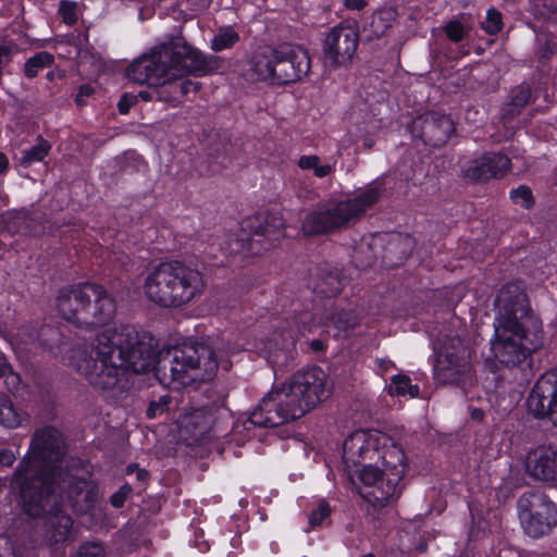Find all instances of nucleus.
<instances>
[{
    "label": "nucleus",
    "instance_id": "09e8293b",
    "mask_svg": "<svg viewBox=\"0 0 557 557\" xmlns=\"http://www.w3.org/2000/svg\"><path fill=\"white\" fill-rule=\"evenodd\" d=\"M544 46L545 51L542 53L543 57H547L548 54H552L554 52L555 46L547 38L545 39Z\"/></svg>",
    "mask_w": 557,
    "mask_h": 557
},
{
    "label": "nucleus",
    "instance_id": "7c9ffc66",
    "mask_svg": "<svg viewBox=\"0 0 557 557\" xmlns=\"http://www.w3.org/2000/svg\"><path fill=\"white\" fill-rule=\"evenodd\" d=\"M331 509L325 500H321L318 507L311 512L309 517V524L311 528H317L330 516Z\"/></svg>",
    "mask_w": 557,
    "mask_h": 557
},
{
    "label": "nucleus",
    "instance_id": "4468645a",
    "mask_svg": "<svg viewBox=\"0 0 557 557\" xmlns=\"http://www.w3.org/2000/svg\"><path fill=\"white\" fill-rule=\"evenodd\" d=\"M529 411L539 418H548L557 425V379L552 374L541 376L528 397Z\"/></svg>",
    "mask_w": 557,
    "mask_h": 557
},
{
    "label": "nucleus",
    "instance_id": "2f4dec72",
    "mask_svg": "<svg viewBox=\"0 0 557 557\" xmlns=\"http://www.w3.org/2000/svg\"><path fill=\"white\" fill-rule=\"evenodd\" d=\"M510 198L516 203L523 208H529L532 205V193L527 186H519L510 191Z\"/></svg>",
    "mask_w": 557,
    "mask_h": 557
},
{
    "label": "nucleus",
    "instance_id": "37998d69",
    "mask_svg": "<svg viewBox=\"0 0 557 557\" xmlns=\"http://www.w3.org/2000/svg\"><path fill=\"white\" fill-rule=\"evenodd\" d=\"M16 457L11 449H0V465L3 467H11Z\"/></svg>",
    "mask_w": 557,
    "mask_h": 557
},
{
    "label": "nucleus",
    "instance_id": "f8f14e48",
    "mask_svg": "<svg viewBox=\"0 0 557 557\" xmlns=\"http://www.w3.org/2000/svg\"><path fill=\"white\" fill-rule=\"evenodd\" d=\"M519 518L525 533L539 537L557 525V507L542 493H529L518 502Z\"/></svg>",
    "mask_w": 557,
    "mask_h": 557
},
{
    "label": "nucleus",
    "instance_id": "a211bd4d",
    "mask_svg": "<svg viewBox=\"0 0 557 557\" xmlns=\"http://www.w3.org/2000/svg\"><path fill=\"white\" fill-rule=\"evenodd\" d=\"M510 161L506 156L498 153H487L472 160L467 169L465 176L472 181H488L503 176L509 169Z\"/></svg>",
    "mask_w": 557,
    "mask_h": 557
},
{
    "label": "nucleus",
    "instance_id": "c85d7f7f",
    "mask_svg": "<svg viewBox=\"0 0 557 557\" xmlns=\"http://www.w3.org/2000/svg\"><path fill=\"white\" fill-rule=\"evenodd\" d=\"M52 55L47 52H40L30 58L25 64V74L28 77H35L40 69H44L52 63Z\"/></svg>",
    "mask_w": 557,
    "mask_h": 557
},
{
    "label": "nucleus",
    "instance_id": "0eeeda50",
    "mask_svg": "<svg viewBox=\"0 0 557 557\" xmlns=\"http://www.w3.org/2000/svg\"><path fill=\"white\" fill-rule=\"evenodd\" d=\"M206 289L203 274L195 267L172 260L150 269L143 283L145 296L157 306L180 308Z\"/></svg>",
    "mask_w": 557,
    "mask_h": 557
},
{
    "label": "nucleus",
    "instance_id": "5fc2aeb1",
    "mask_svg": "<svg viewBox=\"0 0 557 557\" xmlns=\"http://www.w3.org/2000/svg\"><path fill=\"white\" fill-rule=\"evenodd\" d=\"M363 557H374V555L373 554H366V555H363Z\"/></svg>",
    "mask_w": 557,
    "mask_h": 557
},
{
    "label": "nucleus",
    "instance_id": "f3484780",
    "mask_svg": "<svg viewBox=\"0 0 557 557\" xmlns=\"http://www.w3.org/2000/svg\"><path fill=\"white\" fill-rule=\"evenodd\" d=\"M358 47V37H325L322 62L327 70L346 66Z\"/></svg>",
    "mask_w": 557,
    "mask_h": 557
},
{
    "label": "nucleus",
    "instance_id": "ddd939ff",
    "mask_svg": "<svg viewBox=\"0 0 557 557\" xmlns=\"http://www.w3.org/2000/svg\"><path fill=\"white\" fill-rule=\"evenodd\" d=\"M91 284H82L63 288L57 298V309L66 321L82 327L83 322L92 318L86 307L98 294Z\"/></svg>",
    "mask_w": 557,
    "mask_h": 557
},
{
    "label": "nucleus",
    "instance_id": "b1692460",
    "mask_svg": "<svg viewBox=\"0 0 557 557\" xmlns=\"http://www.w3.org/2000/svg\"><path fill=\"white\" fill-rule=\"evenodd\" d=\"M297 164L301 170H311L319 178L330 175L334 170L333 165L322 163L318 156H301Z\"/></svg>",
    "mask_w": 557,
    "mask_h": 557
},
{
    "label": "nucleus",
    "instance_id": "2eb2a0df",
    "mask_svg": "<svg viewBox=\"0 0 557 557\" xmlns=\"http://www.w3.org/2000/svg\"><path fill=\"white\" fill-rule=\"evenodd\" d=\"M224 413L223 408H196L190 409L176 421L180 436L185 441H197L206 434L216 419Z\"/></svg>",
    "mask_w": 557,
    "mask_h": 557
},
{
    "label": "nucleus",
    "instance_id": "6ab92c4d",
    "mask_svg": "<svg viewBox=\"0 0 557 557\" xmlns=\"http://www.w3.org/2000/svg\"><path fill=\"white\" fill-rule=\"evenodd\" d=\"M98 296L92 299L86 307V312L92 318L87 322H83L82 327L101 326L109 323L116 311L114 299L106 292V289L97 284H91Z\"/></svg>",
    "mask_w": 557,
    "mask_h": 557
},
{
    "label": "nucleus",
    "instance_id": "de8ad7c7",
    "mask_svg": "<svg viewBox=\"0 0 557 557\" xmlns=\"http://www.w3.org/2000/svg\"><path fill=\"white\" fill-rule=\"evenodd\" d=\"M470 414H471L472 420H475V421H481L484 417L483 410L479 409V408H471Z\"/></svg>",
    "mask_w": 557,
    "mask_h": 557
},
{
    "label": "nucleus",
    "instance_id": "1a4fd4ad",
    "mask_svg": "<svg viewBox=\"0 0 557 557\" xmlns=\"http://www.w3.org/2000/svg\"><path fill=\"white\" fill-rule=\"evenodd\" d=\"M382 193V184L375 182L354 199L331 201L309 212L302 222L304 234L319 235L346 225L373 206Z\"/></svg>",
    "mask_w": 557,
    "mask_h": 557
},
{
    "label": "nucleus",
    "instance_id": "aec40b11",
    "mask_svg": "<svg viewBox=\"0 0 557 557\" xmlns=\"http://www.w3.org/2000/svg\"><path fill=\"white\" fill-rule=\"evenodd\" d=\"M455 126L451 119L445 114L431 113L422 121V138L433 146L445 144L453 133Z\"/></svg>",
    "mask_w": 557,
    "mask_h": 557
},
{
    "label": "nucleus",
    "instance_id": "473e14b6",
    "mask_svg": "<svg viewBox=\"0 0 557 557\" xmlns=\"http://www.w3.org/2000/svg\"><path fill=\"white\" fill-rule=\"evenodd\" d=\"M359 28L358 24L354 20H347L344 22H341L338 25L332 28L329 35H358Z\"/></svg>",
    "mask_w": 557,
    "mask_h": 557
},
{
    "label": "nucleus",
    "instance_id": "8fccbe9b",
    "mask_svg": "<svg viewBox=\"0 0 557 557\" xmlns=\"http://www.w3.org/2000/svg\"><path fill=\"white\" fill-rule=\"evenodd\" d=\"M135 96H138V100L141 99L144 101H151L152 100V94L147 90H141L138 94H135Z\"/></svg>",
    "mask_w": 557,
    "mask_h": 557
},
{
    "label": "nucleus",
    "instance_id": "f257e3e1",
    "mask_svg": "<svg viewBox=\"0 0 557 557\" xmlns=\"http://www.w3.org/2000/svg\"><path fill=\"white\" fill-rule=\"evenodd\" d=\"M157 348L158 341L150 333L120 325L106 329L89 345L74 348L70 364L103 391L114 388L125 369L152 371L162 385L178 388L213 379L219 368H232L228 346L199 343Z\"/></svg>",
    "mask_w": 557,
    "mask_h": 557
},
{
    "label": "nucleus",
    "instance_id": "4be33fe9",
    "mask_svg": "<svg viewBox=\"0 0 557 557\" xmlns=\"http://www.w3.org/2000/svg\"><path fill=\"white\" fill-rule=\"evenodd\" d=\"M25 420L26 414L14 407L8 395L0 393V425L15 429L22 425Z\"/></svg>",
    "mask_w": 557,
    "mask_h": 557
},
{
    "label": "nucleus",
    "instance_id": "20e7f679",
    "mask_svg": "<svg viewBox=\"0 0 557 557\" xmlns=\"http://www.w3.org/2000/svg\"><path fill=\"white\" fill-rule=\"evenodd\" d=\"M494 337L491 352L494 360L486 359L491 371L496 361L511 367L524 361L541 345L542 322L530 309L527 295L517 283L504 286L496 299Z\"/></svg>",
    "mask_w": 557,
    "mask_h": 557
},
{
    "label": "nucleus",
    "instance_id": "72a5a7b5",
    "mask_svg": "<svg viewBox=\"0 0 557 557\" xmlns=\"http://www.w3.org/2000/svg\"><path fill=\"white\" fill-rule=\"evenodd\" d=\"M341 281L334 275H329L326 281L322 285L318 286V292L325 294L326 296H334L341 290Z\"/></svg>",
    "mask_w": 557,
    "mask_h": 557
},
{
    "label": "nucleus",
    "instance_id": "393cba45",
    "mask_svg": "<svg viewBox=\"0 0 557 557\" xmlns=\"http://www.w3.org/2000/svg\"><path fill=\"white\" fill-rule=\"evenodd\" d=\"M50 148V144L41 139L34 147L22 150V156L20 158L21 164L24 166H29L35 162L42 161L49 153Z\"/></svg>",
    "mask_w": 557,
    "mask_h": 557
},
{
    "label": "nucleus",
    "instance_id": "a19ab883",
    "mask_svg": "<svg viewBox=\"0 0 557 557\" xmlns=\"http://www.w3.org/2000/svg\"><path fill=\"white\" fill-rule=\"evenodd\" d=\"M247 245H248V243H245L244 239H236L228 244V247L226 248V250L230 253H235V252L248 253L250 251V248H247L246 247Z\"/></svg>",
    "mask_w": 557,
    "mask_h": 557
},
{
    "label": "nucleus",
    "instance_id": "bb28decb",
    "mask_svg": "<svg viewBox=\"0 0 557 557\" xmlns=\"http://www.w3.org/2000/svg\"><path fill=\"white\" fill-rule=\"evenodd\" d=\"M397 12L393 8H384L379 10L373 17L372 26L375 27V33H384L396 21Z\"/></svg>",
    "mask_w": 557,
    "mask_h": 557
},
{
    "label": "nucleus",
    "instance_id": "a878e982",
    "mask_svg": "<svg viewBox=\"0 0 557 557\" xmlns=\"http://www.w3.org/2000/svg\"><path fill=\"white\" fill-rule=\"evenodd\" d=\"M482 29L488 35H496L503 30V14L495 8H491L486 12L485 20L481 22Z\"/></svg>",
    "mask_w": 557,
    "mask_h": 557
},
{
    "label": "nucleus",
    "instance_id": "5701e85b",
    "mask_svg": "<svg viewBox=\"0 0 557 557\" xmlns=\"http://www.w3.org/2000/svg\"><path fill=\"white\" fill-rule=\"evenodd\" d=\"M387 392L392 396L416 398L419 396L420 388L417 384H412L408 375L398 373L391 377Z\"/></svg>",
    "mask_w": 557,
    "mask_h": 557
},
{
    "label": "nucleus",
    "instance_id": "9b49d317",
    "mask_svg": "<svg viewBox=\"0 0 557 557\" xmlns=\"http://www.w3.org/2000/svg\"><path fill=\"white\" fill-rule=\"evenodd\" d=\"M469 357V349L459 336H446L438 347L434 368L436 380L441 384L455 385L466 391L473 383Z\"/></svg>",
    "mask_w": 557,
    "mask_h": 557
},
{
    "label": "nucleus",
    "instance_id": "864d4df0",
    "mask_svg": "<svg viewBox=\"0 0 557 557\" xmlns=\"http://www.w3.org/2000/svg\"><path fill=\"white\" fill-rule=\"evenodd\" d=\"M450 38L454 39V41H458L461 37L454 36V37H450Z\"/></svg>",
    "mask_w": 557,
    "mask_h": 557
},
{
    "label": "nucleus",
    "instance_id": "f03ea898",
    "mask_svg": "<svg viewBox=\"0 0 557 557\" xmlns=\"http://www.w3.org/2000/svg\"><path fill=\"white\" fill-rule=\"evenodd\" d=\"M63 440L60 432L46 428L35 433L29 454L16 469L12 487L18 491L20 505L24 512L33 518L47 515L48 536L51 543L65 541L71 532L73 521L59 509V498L65 490L70 499L78 505L81 498L85 506L78 511L90 516L89 527H95L103 515L97 505V491L91 482L75 481L70 473H63L57 463H62Z\"/></svg>",
    "mask_w": 557,
    "mask_h": 557
},
{
    "label": "nucleus",
    "instance_id": "cd10ccee",
    "mask_svg": "<svg viewBox=\"0 0 557 557\" xmlns=\"http://www.w3.org/2000/svg\"><path fill=\"white\" fill-rule=\"evenodd\" d=\"M176 81L172 83V85H166L165 95H175L176 102L173 107H176L180 103L178 94L182 96H186L190 92H197L200 89V84L198 82H194L190 79H185L181 82L178 85L175 84Z\"/></svg>",
    "mask_w": 557,
    "mask_h": 557
},
{
    "label": "nucleus",
    "instance_id": "58836bf2",
    "mask_svg": "<svg viewBox=\"0 0 557 557\" xmlns=\"http://www.w3.org/2000/svg\"><path fill=\"white\" fill-rule=\"evenodd\" d=\"M238 37H212L211 48L219 52L232 48Z\"/></svg>",
    "mask_w": 557,
    "mask_h": 557
},
{
    "label": "nucleus",
    "instance_id": "49530a36",
    "mask_svg": "<svg viewBox=\"0 0 557 557\" xmlns=\"http://www.w3.org/2000/svg\"><path fill=\"white\" fill-rule=\"evenodd\" d=\"M94 92V88L90 85H83L79 88V91L76 97V101L78 104L84 103V99L90 96Z\"/></svg>",
    "mask_w": 557,
    "mask_h": 557
},
{
    "label": "nucleus",
    "instance_id": "603ef678",
    "mask_svg": "<svg viewBox=\"0 0 557 557\" xmlns=\"http://www.w3.org/2000/svg\"><path fill=\"white\" fill-rule=\"evenodd\" d=\"M364 146H367L368 148H371L372 141L371 140H366L364 141Z\"/></svg>",
    "mask_w": 557,
    "mask_h": 557
},
{
    "label": "nucleus",
    "instance_id": "f704fd0d",
    "mask_svg": "<svg viewBox=\"0 0 557 557\" xmlns=\"http://www.w3.org/2000/svg\"><path fill=\"white\" fill-rule=\"evenodd\" d=\"M76 557H104L103 547L98 543L83 544Z\"/></svg>",
    "mask_w": 557,
    "mask_h": 557
},
{
    "label": "nucleus",
    "instance_id": "6e6552de",
    "mask_svg": "<svg viewBox=\"0 0 557 557\" xmlns=\"http://www.w3.org/2000/svg\"><path fill=\"white\" fill-rule=\"evenodd\" d=\"M310 59L302 48L283 45L278 48L262 47L251 58L249 77L271 84H287L306 76Z\"/></svg>",
    "mask_w": 557,
    "mask_h": 557
},
{
    "label": "nucleus",
    "instance_id": "e433bc0d",
    "mask_svg": "<svg viewBox=\"0 0 557 557\" xmlns=\"http://www.w3.org/2000/svg\"><path fill=\"white\" fill-rule=\"evenodd\" d=\"M170 400L171 397L169 395H164L160 397L159 401L151 403L147 410V416L149 418H156L162 414L165 411L166 407L169 406Z\"/></svg>",
    "mask_w": 557,
    "mask_h": 557
},
{
    "label": "nucleus",
    "instance_id": "a18cd8bd",
    "mask_svg": "<svg viewBox=\"0 0 557 557\" xmlns=\"http://www.w3.org/2000/svg\"><path fill=\"white\" fill-rule=\"evenodd\" d=\"M343 3L348 10L361 11L368 4L367 0H343Z\"/></svg>",
    "mask_w": 557,
    "mask_h": 557
},
{
    "label": "nucleus",
    "instance_id": "c756f323",
    "mask_svg": "<svg viewBox=\"0 0 557 557\" xmlns=\"http://www.w3.org/2000/svg\"><path fill=\"white\" fill-rule=\"evenodd\" d=\"M59 13L67 25H73L77 21V3L62 0L59 7Z\"/></svg>",
    "mask_w": 557,
    "mask_h": 557
},
{
    "label": "nucleus",
    "instance_id": "c9c22d12",
    "mask_svg": "<svg viewBox=\"0 0 557 557\" xmlns=\"http://www.w3.org/2000/svg\"><path fill=\"white\" fill-rule=\"evenodd\" d=\"M444 30H445V35H447V36H450V35H463L466 33L471 32V29L468 27V25H466L459 18H455V20L449 21L445 25Z\"/></svg>",
    "mask_w": 557,
    "mask_h": 557
},
{
    "label": "nucleus",
    "instance_id": "ea45409f",
    "mask_svg": "<svg viewBox=\"0 0 557 557\" xmlns=\"http://www.w3.org/2000/svg\"><path fill=\"white\" fill-rule=\"evenodd\" d=\"M138 96L135 94H124L117 102V109L121 114H127L131 108L137 103Z\"/></svg>",
    "mask_w": 557,
    "mask_h": 557
},
{
    "label": "nucleus",
    "instance_id": "3c124183",
    "mask_svg": "<svg viewBox=\"0 0 557 557\" xmlns=\"http://www.w3.org/2000/svg\"><path fill=\"white\" fill-rule=\"evenodd\" d=\"M8 165H9L8 158L2 152H0V174L3 173L8 169Z\"/></svg>",
    "mask_w": 557,
    "mask_h": 557
},
{
    "label": "nucleus",
    "instance_id": "c03bdc74",
    "mask_svg": "<svg viewBox=\"0 0 557 557\" xmlns=\"http://www.w3.org/2000/svg\"><path fill=\"white\" fill-rule=\"evenodd\" d=\"M128 492H129V488H121L119 492L113 494L111 496L112 506H114L116 508L122 507L124 505V502L127 497Z\"/></svg>",
    "mask_w": 557,
    "mask_h": 557
},
{
    "label": "nucleus",
    "instance_id": "dca6fc26",
    "mask_svg": "<svg viewBox=\"0 0 557 557\" xmlns=\"http://www.w3.org/2000/svg\"><path fill=\"white\" fill-rule=\"evenodd\" d=\"M527 472L544 482L557 480V447L541 445L531 449L525 457Z\"/></svg>",
    "mask_w": 557,
    "mask_h": 557
},
{
    "label": "nucleus",
    "instance_id": "9d476101",
    "mask_svg": "<svg viewBox=\"0 0 557 557\" xmlns=\"http://www.w3.org/2000/svg\"><path fill=\"white\" fill-rule=\"evenodd\" d=\"M357 315L351 311L333 313L332 317H327L325 321L321 319L319 321L310 320V314L304 312L295 319L293 325H288V330L280 333V339L276 336L269 339L261 349V352L267 356L272 355L276 350L287 349L294 346L297 334L312 332L319 326H323L325 331L334 337L346 336L349 331L357 325Z\"/></svg>",
    "mask_w": 557,
    "mask_h": 557
},
{
    "label": "nucleus",
    "instance_id": "39448f33",
    "mask_svg": "<svg viewBox=\"0 0 557 557\" xmlns=\"http://www.w3.org/2000/svg\"><path fill=\"white\" fill-rule=\"evenodd\" d=\"M219 67V58L203 54L187 45L183 37H172L168 45L135 59L128 65L126 75L137 84L158 87V100L174 106L176 97L165 95L166 85H172L174 81H180L188 74L209 75Z\"/></svg>",
    "mask_w": 557,
    "mask_h": 557
},
{
    "label": "nucleus",
    "instance_id": "412c9836",
    "mask_svg": "<svg viewBox=\"0 0 557 557\" xmlns=\"http://www.w3.org/2000/svg\"><path fill=\"white\" fill-rule=\"evenodd\" d=\"M251 228L253 236L263 237L270 245L284 236V222L281 216L272 214L262 221L259 218L244 221L243 228Z\"/></svg>",
    "mask_w": 557,
    "mask_h": 557
},
{
    "label": "nucleus",
    "instance_id": "423d86ee",
    "mask_svg": "<svg viewBox=\"0 0 557 557\" xmlns=\"http://www.w3.org/2000/svg\"><path fill=\"white\" fill-rule=\"evenodd\" d=\"M329 395L327 376L322 369L297 371L262 398L248 423L262 428L281 425L304 417Z\"/></svg>",
    "mask_w": 557,
    "mask_h": 557
},
{
    "label": "nucleus",
    "instance_id": "7ed1b4c3",
    "mask_svg": "<svg viewBox=\"0 0 557 557\" xmlns=\"http://www.w3.org/2000/svg\"><path fill=\"white\" fill-rule=\"evenodd\" d=\"M343 462L350 479L360 481L359 493L372 506H385L399 495L406 458L386 434L375 430L351 433L343 443Z\"/></svg>",
    "mask_w": 557,
    "mask_h": 557
},
{
    "label": "nucleus",
    "instance_id": "79ce46f5",
    "mask_svg": "<svg viewBox=\"0 0 557 557\" xmlns=\"http://www.w3.org/2000/svg\"><path fill=\"white\" fill-rule=\"evenodd\" d=\"M2 376L5 377V385L8 386V388L12 392H16L20 385V376L16 373H14L11 368L10 372Z\"/></svg>",
    "mask_w": 557,
    "mask_h": 557
},
{
    "label": "nucleus",
    "instance_id": "4c0bfd02",
    "mask_svg": "<svg viewBox=\"0 0 557 557\" xmlns=\"http://www.w3.org/2000/svg\"><path fill=\"white\" fill-rule=\"evenodd\" d=\"M530 97V88L528 86H519L513 90L512 103L516 107H522L528 103Z\"/></svg>",
    "mask_w": 557,
    "mask_h": 557
}]
</instances>
